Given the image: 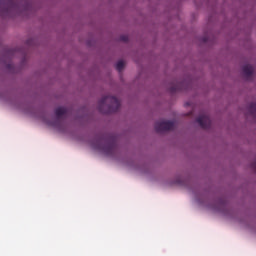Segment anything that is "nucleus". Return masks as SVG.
Returning <instances> with one entry per match:
<instances>
[{"label": "nucleus", "mask_w": 256, "mask_h": 256, "mask_svg": "<svg viewBox=\"0 0 256 256\" xmlns=\"http://www.w3.org/2000/svg\"><path fill=\"white\" fill-rule=\"evenodd\" d=\"M92 147L98 151H103L105 155H115L117 153V141L113 136H98L92 142Z\"/></svg>", "instance_id": "obj_1"}, {"label": "nucleus", "mask_w": 256, "mask_h": 256, "mask_svg": "<svg viewBox=\"0 0 256 256\" xmlns=\"http://www.w3.org/2000/svg\"><path fill=\"white\" fill-rule=\"evenodd\" d=\"M121 107V102L115 96H105L98 102V110L104 115L117 113Z\"/></svg>", "instance_id": "obj_2"}, {"label": "nucleus", "mask_w": 256, "mask_h": 256, "mask_svg": "<svg viewBox=\"0 0 256 256\" xmlns=\"http://www.w3.org/2000/svg\"><path fill=\"white\" fill-rule=\"evenodd\" d=\"M156 133H164V131H173L175 129V122L173 121H158L155 123Z\"/></svg>", "instance_id": "obj_3"}, {"label": "nucleus", "mask_w": 256, "mask_h": 256, "mask_svg": "<svg viewBox=\"0 0 256 256\" xmlns=\"http://www.w3.org/2000/svg\"><path fill=\"white\" fill-rule=\"evenodd\" d=\"M196 121L202 129H209L211 127V118L206 114L200 115Z\"/></svg>", "instance_id": "obj_4"}, {"label": "nucleus", "mask_w": 256, "mask_h": 256, "mask_svg": "<svg viewBox=\"0 0 256 256\" xmlns=\"http://www.w3.org/2000/svg\"><path fill=\"white\" fill-rule=\"evenodd\" d=\"M242 71L245 77L249 78L253 75L254 69H253V66L246 64L243 66Z\"/></svg>", "instance_id": "obj_5"}, {"label": "nucleus", "mask_w": 256, "mask_h": 256, "mask_svg": "<svg viewBox=\"0 0 256 256\" xmlns=\"http://www.w3.org/2000/svg\"><path fill=\"white\" fill-rule=\"evenodd\" d=\"M55 115H56L57 119H61L63 117V115H67V108H65V107L56 108Z\"/></svg>", "instance_id": "obj_6"}, {"label": "nucleus", "mask_w": 256, "mask_h": 256, "mask_svg": "<svg viewBox=\"0 0 256 256\" xmlns=\"http://www.w3.org/2000/svg\"><path fill=\"white\" fill-rule=\"evenodd\" d=\"M248 111H249L250 115H256V102H252L248 106Z\"/></svg>", "instance_id": "obj_7"}, {"label": "nucleus", "mask_w": 256, "mask_h": 256, "mask_svg": "<svg viewBox=\"0 0 256 256\" xmlns=\"http://www.w3.org/2000/svg\"><path fill=\"white\" fill-rule=\"evenodd\" d=\"M124 67H125V62H123V60H120L117 62L116 64L117 71H123Z\"/></svg>", "instance_id": "obj_8"}, {"label": "nucleus", "mask_w": 256, "mask_h": 256, "mask_svg": "<svg viewBox=\"0 0 256 256\" xmlns=\"http://www.w3.org/2000/svg\"><path fill=\"white\" fill-rule=\"evenodd\" d=\"M177 91H181V84L174 85V86L170 87L171 93H177Z\"/></svg>", "instance_id": "obj_9"}, {"label": "nucleus", "mask_w": 256, "mask_h": 256, "mask_svg": "<svg viewBox=\"0 0 256 256\" xmlns=\"http://www.w3.org/2000/svg\"><path fill=\"white\" fill-rule=\"evenodd\" d=\"M120 41H123L124 43H127V41H129V37L125 36V35H122V36H120Z\"/></svg>", "instance_id": "obj_10"}, {"label": "nucleus", "mask_w": 256, "mask_h": 256, "mask_svg": "<svg viewBox=\"0 0 256 256\" xmlns=\"http://www.w3.org/2000/svg\"><path fill=\"white\" fill-rule=\"evenodd\" d=\"M50 125L55 126V123H50Z\"/></svg>", "instance_id": "obj_11"}]
</instances>
